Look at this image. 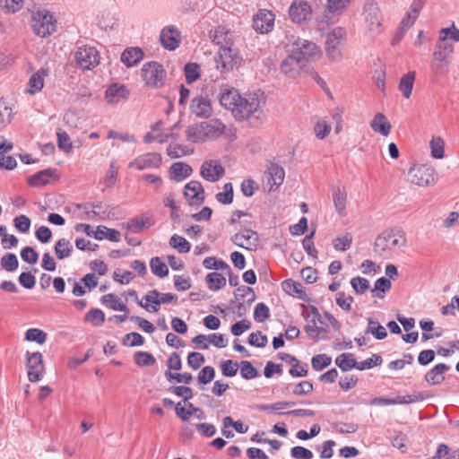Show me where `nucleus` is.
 <instances>
[{
    "mask_svg": "<svg viewBox=\"0 0 459 459\" xmlns=\"http://www.w3.org/2000/svg\"><path fill=\"white\" fill-rule=\"evenodd\" d=\"M259 95V91H253L243 97L238 90L232 88L221 94L220 103L230 110L238 120H247L253 117L258 118L255 114L260 113Z\"/></svg>",
    "mask_w": 459,
    "mask_h": 459,
    "instance_id": "nucleus-1",
    "label": "nucleus"
},
{
    "mask_svg": "<svg viewBox=\"0 0 459 459\" xmlns=\"http://www.w3.org/2000/svg\"><path fill=\"white\" fill-rule=\"evenodd\" d=\"M405 232L400 229H392L389 231L383 232L376 238L374 248L380 255H385L395 248L405 246Z\"/></svg>",
    "mask_w": 459,
    "mask_h": 459,
    "instance_id": "nucleus-2",
    "label": "nucleus"
},
{
    "mask_svg": "<svg viewBox=\"0 0 459 459\" xmlns=\"http://www.w3.org/2000/svg\"><path fill=\"white\" fill-rule=\"evenodd\" d=\"M30 22L33 33L41 38H48L56 30V20L46 9L33 12Z\"/></svg>",
    "mask_w": 459,
    "mask_h": 459,
    "instance_id": "nucleus-3",
    "label": "nucleus"
},
{
    "mask_svg": "<svg viewBox=\"0 0 459 459\" xmlns=\"http://www.w3.org/2000/svg\"><path fill=\"white\" fill-rule=\"evenodd\" d=\"M291 52L304 65L317 61L322 56L321 48L316 43L300 38L292 43Z\"/></svg>",
    "mask_w": 459,
    "mask_h": 459,
    "instance_id": "nucleus-4",
    "label": "nucleus"
},
{
    "mask_svg": "<svg viewBox=\"0 0 459 459\" xmlns=\"http://www.w3.org/2000/svg\"><path fill=\"white\" fill-rule=\"evenodd\" d=\"M167 77L163 65L156 61L145 63L142 67V78L146 85L159 89L164 85Z\"/></svg>",
    "mask_w": 459,
    "mask_h": 459,
    "instance_id": "nucleus-5",
    "label": "nucleus"
},
{
    "mask_svg": "<svg viewBox=\"0 0 459 459\" xmlns=\"http://www.w3.org/2000/svg\"><path fill=\"white\" fill-rule=\"evenodd\" d=\"M214 60L216 68L223 74L229 73L235 67H238L242 61V56L238 49L228 46L219 49Z\"/></svg>",
    "mask_w": 459,
    "mask_h": 459,
    "instance_id": "nucleus-6",
    "label": "nucleus"
},
{
    "mask_svg": "<svg viewBox=\"0 0 459 459\" xmlns=\"http://www.w3.org/2000/svg\"><path fill=\"white\" fill-rule=\"evenodd\" d=\"M408 180L419 186H429L436 183V173L427 165L413 166L409 169Z\"/></svg>",
    "mask_w": 459,
    "mask_h": 459,
    "instance_id": "nucleus-7",
    "label": "nucleus"
},
{
    "mask_svg": "<svg viewBox=\"0 0 459 459\" xmlns=\"http://www.w3.org/2000/svg\"><path fill=\"white\" fill-rule=\"evenodd\" d=\"M74 59L82 70H91L100 63V53L94 47L81 46L74 54Z\"/></svg>",
    "mask_w": 459,
    "mask_h": 459,
    "instance_id": "nucleus-8",
    "label": "nucleus"
},
{
    "mask_svg": "<svg viewBox=\"0 0 459 459\" xmlns=\"http://www.w3.org/2000/svg\"><path fill=\"white\" fill-rule=\"evenodd\" d=\"M25 356L27 359L26 365L28 367L29 381L35 383L41 380L45 370L42 354L39 351H27Z\"/></svg>",
    "mask_w": 459,
    "mask_h": 459,
    "instance_id": "nucleus-9",
    "label": "nucleus"
},
{
    "mask_svg": "<svg viewBox=\"0 0 459 459\" xmlns=\"http://www.w3.org/2000/svg\"><path fill=\"white\" fill-rule=\"evenodd\" d=\"M363 15L368 30L378 33L382 25V13L378 4L375 1H367L363 6Z\"/></svg>",
    "mask_w": 459,
    "mask_h": 459,
    "instance_id": "nucleus-10",
    "label": "nucleus"
},
{
    "mask_svg": "<svg viewBox=\"0 0 459 459\" xmlns=\"http://www.w3.org/2000/svg\"><path fill=\"white\" fill-rule=\"evenodd\" d=\"M289 16L292 22L302 24L312 17L311 5L306 0H294L289 7Z\"/></svg>",
    "mask_w": 459,
    "mask_h": 459,
    "instance_id": "nucleus-11",
    "label": "nucleus"
},
{
    "mask_svg": "<svg viewBox=\"0 0 459 459\" xmlns=\"http://www.w3.org/2000/svg\"><path fill=\"white\" fill-rule=\"evenodd\" d=\"M162 164V157L158 152H149L140 155L128 163V168L143 170L146 169H158Z\"/></svg>",
    "mask_w": 459,
    "mask_h": 459,
    "instance_id": "nucleus-12",
    "label": "nucleus"
},
{
    "mask_svg": "<svg viewBox=\"0 0 459 459\" xmlns=\"http://www.w3.org/2000/svg\"><path fill=\"white\" fill-rule=\"evenodd\" d=\"M275 15L272 11L260 9L254 15L253 28L261 34L267 33L273 29Z\"/></svg>",
    "mask_w": 459,
    "mask_h": 459,
    "instance_id": "nucleus-13",
    "label": "nucleus"
},
{
    "mask_svg": "<svg viewBox=\"0 0 459 459\" xmlns=\"http://www.w3.org/2000/svg\"><path fill=\"white\" fill-rule=\"evenodd\" d=\"M184 195L192 206L201 205L204 202V189L202 184L196 180H191L185 186Z\"/></svg>",
    "mask_w": 459,
    "mask_h": 459,
    "instance_id": "nucleus-14",
    "label": "nucleus"
},
{
    "mask_svg": "<svg viewBox=\"0 0 459 459\" xmlns=\"http://www.w3.org/2000/svg\"><path fill=\"white\" fill-rule=\"evenodd\" d=\"M148 305H151V308L153 312H157L160 309L161 304L177 302L178 296L173 293H160L157 290L148 291L143 298Z\"/></svg>",
    "mask_w": 459,
    "mask_h": 459,
    "instance_id": "nucleus-15",
    "label": "nucleus"
},
{
    "mask_svg": "<svg viewBox=\"0 0 459 459\" xmlns=\"http://www.w3.org/2000/svg\"><path fill=\"white\" fill-rule=\"evenodd\" d=\"M160 41L165 49L175 50L180 43V32L175 26H166L160 31Z\"/></svg>",
    "mask_w": 459,
    "mask_h": 459,
    "instance_id": "nucleus-16",
    "label": "nucleus"
},
{
    "mask_svg": "<svg viewBox=\"0 0 459 459\" xmlns=\"http://www.w3.org/2000/svg\"><path fill=\"white\" fill-rule=\"evenodd\" d=\"M190 110L198 117L209 118L212 115L211 100L207 97L196 96L192 99Z\"/></svg>",
    "mask_w": 459,
    "mask_h": 459,
    "instance_id": "nucleus-17",
    "label": "nucleus"
},
{
    "mask_svg": "<svg viewBox=\"0 0 459 459\" xmlns=\"http://www.w3.org/2000/svg\"><path fill=\"white\" fill-rule=\"evenodd\" d=\"M225 170L217 160H205L201 166V176L207 181L215 182L224 174Z\"/></svg>",
    "mask_w": 459,
    "mask_h": 459,
    "instance_id": "nucleus-18",
    "label": "nucleus"
},
{
    "mask_svg": "<svg viewBox=\"0 0 459 459\" xmlns=\"http://www.w3.org/2000/svg\"><path fill=\"white\" fill-rule=\"evenodd\" d=\"M304 65L292 52L288 55L281 63V72L290 78H295L299 74L300 69Z\"/></svg>",
    "mask_w": 459,
    "mask_h": 459,
    "instance_id": "nucleus-19",
    "label": "nucleus"
},
{
    "mask_svg": "<svg viewBox=\"0 0 459 459\" xmlns=\"http://www.w3.org/2000/svg\"><path fill=\"white\" fill-rule=\"evenodd\" d=\"M154 223L155 221L152 219V215L149 212H144L140 217L130 219L126 223V229L132 233H138L143 229L153 226Z\"/></svg>",
    "mask_w": 459,
    "mask_h": 459,
    "instance_id": "nucleus-20",
    "label": "nucleus"
},
{
    "mask_svg": "<svg viewBox=\"0 0 459 459\" xmlns=\"http://www.w3.org/2000/svg\"><path fill=\"white\" fill-rule=\"evenodd\" d=\"M56 169L53 168H48L42 170H39L30 176L27 183L29 186L33 187H40L47 186L50 183V178H56Z\"/></svg>",
    "mask_w": 459,
    "mask_h": 459,
    "instance_id": "nucleus-21",
    "label": "nucleus"
},
{
    "mask_svg": "<svg viewBox=\"0 0 459 459\" xmlns=\"http://www.w3.org/2000/svg\"><path fill=\"white\" fill-rule=\"evenodd\" d=\"M450 368V366L446 363H438L426 373L425 381L429 385H440L445 380L444 374Z\"/></svg>",
    "mask_w": 459,
    "mask_h": 459,
    "instance_id": "nucleus-22",
    "label": "nucleus"
},
{
    "mask_svg": "<svg viewBox=\"0 0 459 459\" xmlns=\"http://www.w3.org/2000/svg\"><path fill=\"white\" fill-rule=\"evenodd\" d=\"M129 91L124 84L112 83L105 91V98L108 103H117L120 100H126Z\"/></svg>",
    "mask_w": 459,
    "mask_h": 459,
    "instance_id": "nucleus-23",
    "label": "nucleus"
},
{
    "mask_svg": "<svg viewBox=\"0 0 459 459\" xmlns=\"http://www.w3.org/2000/svg\"><path fill=\"white\" fill-rule=\"evenodd\" d=\"M48 74V70L40 68L31 74L27 84V92L30 94H36L39 92L44 86V79Z\"/></svg>",
    "mask_w": 459,
    "mask_h": 459,
    "instance_id": "nucleus-24",
    "label": "nucleus"
},
{
    "mask_svg": "<svg viewBox=\"0 0 459 459\" xmlns=\"http://www.w3.org/2000/svg\"><path fill=\"white\" fill-rule=\"evenodd\" d=\"M144 53L141 48H126L121 54L120 60L127 67L136 65L143 60Z\"/></svg>",
    "mask_w": 459,
    "mask_h": 459,
    "instance_id": "nucleus-25",
    "label": "nucleus"
},
{
    "mask_svg": "<svg viewBox=\"0 0 459 459\" xmlns=\"http://www.w3.org/2000/svg\"><path fill=\"white\" fill-rule=\"evenodd\" d=\"M169 173V178L172 180L180 182L191 176L193 169L190 165L185 162L178 161L170 166Z\"/></svg>",
    "mask_w": 459,
    "mask_h": 459,
    "instance_id": "nucleus-26",
    "label": "nucleus"
},
{
    "mask_svg": "<svg viewBox=\"0 0 459 459\" xmlns=\"http://www.w3.org/2000/svg\"><path fill=\"white\" fill-rule=\"evenodd\" d=\"M370 127L374 132L379 133L383 136L390 134L391 125L383 113H377L370 122Z\"/></svg>",
    "mask_w": 459,
    "mask_h": 459,
    "instance_id": "nucleus-27",
    "label": "nucleus"
},
{
    "mask_svg": "<svg viewBox=\"0 0 459 459\" xmlns=\"http://www.w3.org/2000/svg\"><path fill=\"white\" fill-rule=\"evenodd\" d=\"M186 134L187 140L194 143H202L207 139V134L202 122L189 126Z\"/></svg>",
    "mask_w": 459,
    "mask_h": 459,
    "instance_id": "nucleus-28",
    "label": "nucleus"
},
{
    "mask_svg": "<svg viewBox=\"0 0 459 459\" xmlns=\"http://www.w3.org/2000/svg\"><path fill=\"white\" fill-rule=\"evenodd\" d=\"M212 42L215 45L220 46V48H226L228 46L232 47L233 39L232 34L230 30H225L223 27H218L214 30V34L212 36Z\"/></svg>",
    "mask_w": 459,
    "mask_h": 459,
    "instance_id": "nucleus-29",
    "label": "nucleus"
},
{
    "mask_svg": "<svg viewBox=\"0 0 459 459\" xmlns=\"http://www.w3.org/2000/svg\"><path fill=\"white\" fill-rule=\"evenodd\" d=\"M207 134V139L218 138L225 132V125L219 119H211L209 121L202 122Z\"/></svg>",
    "mask_w": 459,
    "mask_h": 459,
    "instance_id": "nucleus-30",
    "label": "nucleus"
},
{
    "mask_svg": "<svg viewBox=\"0 0 459 459\" xmlns=\"http://www.w3.org/2000/svg\"><path fill=\"white\" fill-rule=\"evenodd\" d=\"M415 77L416 72L410 71L403 74L399 81L398 89L406 99L410 98L411 95Z\"/></svg>",
    "mask_w": 459,
    "mask_h": 459,
    "instance_id": "nucleus-31",
    "label": "nucleus"
},
{
    "mask_svg": "<svg viewBox=\"0 0 459 459\" xmlns=\"http://www.w3.org/2000/svg\"><path fill=\"white\" fill-rule=\"evenodd\" d=\"M335 365L342 371L347 372L352 368L357 369L358 361L352 353H342L335 358Z\"/></svg>",
    "mask_w": 459,
    "mask_h": 459,
    "instance_id": "nucleus-32",
    "label": "nucleus"
},
{
    "mask_svg": "<svg viewBox=\"0 0 459 459\" xmlns=\"http://www.w3.org/2000/svg\"><path fill=\"white\" fill-rule=\"evenodd\" d=\"M94 238L98 240L106 238L112 242H118L120 241V232L115 229H109L106 226L100 225L95 230Z\"/></svg>",
    "mask_w": 459,
    "mask_h": 459,
    "instance_id": "nucleus-33",
    "label": "nucleus"
},
{
    "mask_svg": "<svg viewBox=\"0 0 459 459\" xmlns=\"http://www.w3.org/2000/svg\"><path fill=\"white\" fill-rule=\"evenodd\" d=\"M368 326L365 329L366 334H372L377 340H383L387 336L385 328L372 317H368Z\"/></svg>",
    "mask_w": 459,
    "mask_h": 459,
    "instance_id": "nucleus-34",
    "label": "nucleus"
},
{
    "mask_svg": "<svg viewBox=\"0 0 459 459\" xmlns=\"http://www.w3.org/2000/svg\"><path fill=\"white\" fill-rule=\"evenodd\" d=\"M101 303L106 307L124 313H129V309L126 304L120 302L117 296L113 293L105 294L100 299Z\"/></svg>",
    "mask_w": 459,
    "mask_h": 459,
    "instance_id": "nucleus-35",
    "label": "nucleus"
},
{
    "mask_svg": "<svg viewBox=\"0 0 459 459\" xmlns=\"http://www.w3.org/2000/svg\"><path fill=\"white\" fill-rule=\"evenodd\" d=\"M268 173L270 176L269 182H272V185L280 186L283 183L285 171L281 165L277 163H271L268 167Z\"/></svg>",
    "mask_w": 459,
    "mask_h": 459,
    "instance_id": "nucleus-36",
    "label": "nucleus"
},
{
    "mask_svg": "<svg viewBox=\"0 0 459 459\" xmlns=\"http://www.w3.org/2000/svg\"><path fill=\"white\" fill-rule=\"evenodd\" d=\"M205 281L208 285V288L213 291L221 290L226 286L227 283L226 278L216 272L208 273L205 277Z\"/></svg>",
    "mask_w": 459,
    "mask_h": 459,
    "instance_id": "nucleus-37",
    "label": "nucleus"
},
{
    "mask_svg": "<svg viewBox=\"0 0 459 459\" xmlns=\"http://www.w3.org/2000/svg\"><path fill=\"white\" fill-rule=\"evenodd\" d=\"M73 246L70 241L65 238H60L55 245V254L58 260L69 257L73 253Z\"/></svg>",
    "mask_w": 459,
    "mask_h": 459,
    "instance_id": "nucleus-38",
    "label": "nucleus"
},
{
    "mask_svg": "<svg viewBox=\"0 0 459 459\" xmlns=\"http://www.w3.org/2000/svg\"><path fill=\"white\" fill-rule=\"evenodd\" d=\"M449 61H433L430 63L431 77L435 82L444 77L448 73Z\"/></svg>",
    "mask_w": 459,
    "mask_h": 459,
    "instance_id": "nucleus-39",
    "label": "nucleus"
},
{
    "mask_svg": "<svg viewBox=\"0 0 459 459\" xmlns=\"http://www.w3.org/2000/svg\"><path fill=\"white\" fill-rule=\"evenodd\" d=\"M427 396L422 392L415 391L411 394L406 395H398L393 398L394 405L396 404H411L413 403H418L424 401Z\"/></svg>",
    "mask_w": 459,
    "mask_h": 459,
    "instance_id": "nucleus-40",
    "label": "nucleus"
},
{
    "mask_svg": "<svg viewBox=\"0 0 459 459\" xmlns=\"http://www.w3.org/2000/svg\"><path fill=\"white\" fill-rule=\"evenodd\" d=\"M76 208L79 210H83L85 212V219L94 220L99 218L100 220H106L108 217V212L106 211L96 212L95 210H90L91 208V203H82L77 204Z\"/></svg>",
    "mask_w": 459,
    "mask_h": 459,
    "instance_id": "nucleus-41",
    "label": "nucleus"
},
{
    "mask_svg": "<svg viewBox=\"0 0 459 459\" xmlns=\"http://www.w3.org/2000/svg\"><path fill=\"white\" fill-rule=\"evenodd\" d=\"M282 290L290 296L298 294L299 299H304L302 295V285L291 279L284 280L281 283Z\"/></svg>",
    "mask_w": 459,
    "mask_h": 459,
    "instance_id": "nucleus-42",
    "label": "nucleus"
},
{
    "mask_svg": "<svg viewBox=\"0 0 459 459\" xmlns=\"http://www.w3.org/2000/svg\"><path fill=\"white\" fill-rule=\"evenodd\" d=\"M150 267L152 273L160 278H164L169 274L168 266L158 256L151 259Z\"/></svg>",
    "mask_w": 459,
    "mask_h": 459,
    "instance_id": "nucleus-43",
    "label": "nucleus"
},
{
    "mask_svg": "<svg viewBox=\"0 0 459 459\" xmlns=\"http://www.w3.org/2000/svg\"><path fill=\"white\" fill-rule=\"evenodd\" d=\"M240 368V376L246 380L255 378L258 376L257 369L248 360H241L238 363Z\"/></svg>",
    "mask_w": 459,
    "mask_h": 459,
    "instance_id": "nucleus-44",
    "label": "nucleus"
},
{
    "mask_svg": "<svg viewBox=\"0 0 459 459\" xmlns=\"http://www.w3.org/2000/svg\"><path fill=\"white\" fill-rule=\"evenodd\" d=\"M169 245L179 253H188L191 249V244L185 238L177 234L170 238Z\"/></svg>",
    "mask_w": 459,
    "mask_h": 459,
    "instance_id": "nucleus-45",
    "label": "nucleus"
},
{
    "mask_svg": "<svg viewBox=\"0 0 459 459\" xmlns=\"http://www.w3.org/2000/svg\"><path fill=\"white\" fill-rule=\"evenodd\" d=\"M302 307L305 308L302 311V316L307 323H311L314 325H316L317 322L323 323L321 320V315L316 307L313 305H310L308 307L302 305Z\"/></svg>",
    "mask_w": 459,
    "mask_h": 459,
    "instance_id": "nucleus-46",
    "label": "nucleus"
},
{
    "mask_svg": "<svg viewBox=\"0 0 459 459\" xmlns=\"http://www.w3.org/2000/svg\"><path fill=\"white\" fill-rule=\"evenodd\" d=\"M186 82L193 83L200 77V66L196 63H187L184 66Z\"/></svg>",
    "mask_w": 459,
    "mask_h": 459,
    "instance_id": "nucleus-47",
    "label": "nucleus"
},
{
    "mask_svg": "<svg viewBox=\"0 0 459 459\" xmlns=\"http://www.w3.org/2000/svg\"><path fill=\"white\" fill-rule=\"evenodd\" d=\"M134 362L139 367H150L155 364L156 359L152 353L136 351L134 355Z\"/></svg>",
    "mask_w": 459,
    "mask_h": 459,
    "instance_id": "nucleus-48",
    "label": "nucleus"
},
{
    "mask_svg": "<svg viewBox=\"0 0 459 459\" xmlns=\"http://www.w3.org/2000/svg\"><path fill=\"white\" fill-rule=\"evenodd\" d=\"M392 287L391 281L385 277H380L375 281L374 289L371 290L372 297L383 298L379 292H386Z\"/></svg>",
    "mask_w": 459,
    "mask_h": 459,
    "instance_id": "nucleus-49",
    "label": "nucleus"
},
{
    "mask_svg": "<svg viewBox=\"0 0 459 459\" xmlns=\"http://www.w3.org/2000/svg\"><path fill=\"white\" fill-rule=\"evenodd\" d=\"M254 320L257 323H264L270 316V308L264 302H259L255 305L254 309Z\"/></svg>",
    "mask_w": 459,
    "mask_h": 459,
    "instance_id": "nucleus-50",
    "label": "nucleus"
},
{
    "mask_svg": "<svg viewBox=\"0 0 459 459\" xmlns=\"http://www.w3.org/2000/svg\"><path fill=\"white\" fill-rule=\"evenodd\" d=\"M332 358L326 354H317L311 359L312 368L316 371H321L330 366Z\"/></svg>",
    "mask_w": 459,
    "mask_h": 459,
    "instance_id": "nucleus-51",
    "label": "nucleus"
},
{
    "mask_svg": "<svg viewBox=\"0 0 459 459\" xmlns=\"http://www.w3.org/2000/svg\"><path fill=\"white\" fill-rule=\"evenodd\" d=\"M25 340L43 344L47 340V333L39 328H30L25 332Z\"/></svg>",
    "mask_w": 459,
    "mask_h": 459,
    "instance_id": "nucleus-52",
    "label": "nucleus"
},
{
    "mask_svg": "<svg viewBox=\"0 0 459 459\" xmlns=\"http://www.w3.org/2000/svg\"><path fill=\"white\" fill-rule=\"evenodd\" d=\"M203 265L204 268L209 269V270L214 269V270H222V271L229 270L230 271V265L225 261H223L221 259H217L214 256L206 257L203 261Z\"/></svg>",
    "mask_w": 459,
    "mask_h": 459,
    "instance_id": "nucleus-53",
    "label": "nucleus"
},
{
    "mask_svg": "<svg viewBox=\"0 0 459 459\" xmlns=\"http://www.w3.org/2000/svg\"><path fill=\"white\" fill-rule=\"evenodd\" d=\"M347 194L344 188H338L333 194V203L336 212L341 215L346 209Z\"/></svg>",
    "mask_w": 459,
    "mask_h": 459,
    "instance_id": "nucleus-54",
    "label": "nucleus"
},
{
    "mask_svg": "<svg viewBox=\"0 0 459 459\" xmlns=\"http://www.w3.org/2000/svg\"><path fill=\"white\" fill-rule=\"evenodd\" d=\"M165 377L169 382L176 381L178 383H184L186 385H189L193 380L192 374L187 372L181 374L167 370L165 372Z\"/></svg>",
    "mask_w": 459,
    "mask_h": 459,
    "instance_id": "nucleus-55",
    "label": "nucleus"
},
{
    "mask_svg": "<svg viewBox=\"0 0 459 459\" xmlns=\"http://www.w3.org/2000/svg\"><path fill=\"white\" fill-rule=\"evenodd\" d=\"M448 39L459 42V30L455 27V23L439 30V39L441 41H446Z\"/></svg>",
    "mask_w": 459,
    "mask_h": 459,
    "instance_id": "nucleus-56",
    "label": "nucleus"
},
{
    "mask_svg": "<svg viewBox=\"0 0 459 459\" xmlns=\"http://www.w3.org/2000/svg\"><path fill=\"white\" fill-rule=\"evenodd\" d=\"M85 320L94 326H100L105 322V314L101 309L92 308L86 314Z\"/></svg>",
    "mask_w": 459,
    "mask_h": 459,
    "instance_id": "nucleus-57",
    "label": "nucleus"
},
{
    "mask_svg": "<svg viewBox=\"0 0 459 459\" xmlns=\"http://www.w3.org/2000/svg\"><path fill=\"white\" fill-rule=\"evenodd\" d=\"M339 43L333 39L326 36L325 40V52L328 58L336 60L341 56V51L339 49Z\"/></svg>",
    "mask_w": 459,
    "mask_h": 459,
    "instance_id": "nucleus-58",
    "label": "nucleus"
},
{
    "mask_svg": "<svg viewBox=\"0 0 459 459\" xmlns=\"http://www.w3.org/2000/svg\"><path fill=\"white\" fill-rule=\"evenodd\" d=\"M1 266L7 272H13L19 266L17 256L13 253L4 255L0 261Z\"/></svg>",
    "mask_w": 459,
    "mask_h": 459,
    "instance_id": "nucleus-59",
    "label": "nucleus"
},
{
    "mask_svg": "<svg viewBox=\"0 0 459 459\" xmlns=\"http://www.w3.org/2000/svg\"><path fill=\"white\" fill-rule=\"evenodd\" d=\"M352 243V237L350 233L339 236L333 240V245L337 251H346L350 249Z\"/></svg>",
    "mask_w": 459,
    "mask_h": 459,
    "instance_id": "nucleus-60",
    "label": "nucleus"
},
{
    "mask_svg": "<svg viewBox=\"0 0 459 459\" xmlns=\"http://www.w3.org/2000/svg\"><path fill=\"white\" fill-rule=\"evenodd\" d=\"M220 368L224 377H233L238 373V363L232 359H226L221 362Z\"/></svg>",
    "mask_w": 459,
    "mask_h": 459,
    "instance_id": "nucleus-61",
    "label": "nucleus"
},
{
    "mask_svg": "<svg viewBox=\"0 0 459 459\" xmlns=\"http://www.w3.org/2000/svg\"><path fill=\"white\" fill-rule=\"evenodd\" d=\"M122 343L129 347L142 346L144 343V338L139 333L132 332L123 337Z\"/></svg>",
    "mask_w": 459,
    "mask_h": 459,
    "instance_id": "nucleus-62",
    "label": "nucleus"
},
{
    "mask_svg": "<svg viewBox=\"0 0 459 459\" xmlns=\"http://www.w3.org/2000/svg\"><path fill=\"white\" fill-rule=\"evenodd\" d=\"M57 146L65 152H70L73 145L69 134L65 131L59 130L56 133Z\"/></svg>",
    "mask_w": 459,
    "mask_h": 459,
    "instance_id": "nucleus-63",
    "label": "nucleus"
},
{
    "mask_svg": "<svg viewBox=\"0 0 459 459\" xmlns=\"http://www.w3.org/2000/svg\"><path fill=\"white\" fill-rule=\"evenodd\" d=\"M351 285L356 294H363L369 288V281L363 277L357 276L351 280Z\"/></svg>",
    "mask_w": 459,
    "mask_h": 459,
    "instance_id": "nucleus-64",
    "label": "nucleus"
}]
</instances>
